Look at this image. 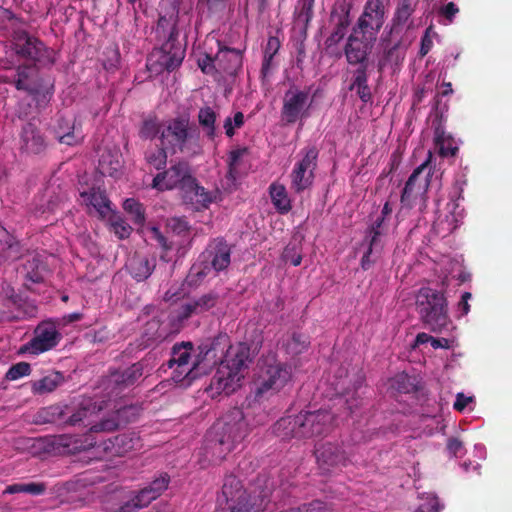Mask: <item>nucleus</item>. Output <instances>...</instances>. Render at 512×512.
I'll use <instances>...</instances> for the list:
<instances>
[{
	"label": "nucleus",
	"mask_w": 512,
	"mask_h": 512,
	"mask_svg": "<svg viewBox=\"0 0 512 512\" xmlns=\"http://www.w3.org/2000/svg\"><path fill=\"white\" fill-rule=\"evenodd\" d=\"M22 255L21 242L0 224V265L12 263Z\"/></svg>",
	"instance_id": "obj_30"
},
{
	"label": "nucleus",
	"mask_w": 512,
	"mask_h": 512,
	"mask_svg": "<svg viewBox=\"0 0 512 512\" xmlns=\"http://www.w3.org/2000/svg\"><path fill=\"white\" fill-rule=\"evenodd\" d=\"M103 450L110 456H124L141 449L142 441L135 432H125L102 441Z\"/></svg>",
	"instance_id": "obj_22"
},
{
	"label": "nucleus",
	"mask_w": 512,
	"mask_h": 512,
	"mask_svg": "<svg viewBox=\"0 0 512 512\" xmlns=\"http://www.w3.org/2000/svg\"><path fill=\"white\" fill-rule=\"evenodd\" d=\"M349 90L355 91L363 103L372 100V92L368 85V67H357L354 70Z\"/></svg>",
	"instance_id": "obj_35"
},
{
	"label": "nucleus",
	"mask_w": 512,
	"mask_h": 512,
	"mask_svg": "<svg viewBox=\"0 0 512 512\" xmlns=\"http://www.w3.org/2000/svg\"><path fill=\"white\" fill-rule=\"evenodd\" d=\"M180 195L183 203L195 211L207 209L216 199V193L206 190L194 176L181 187Z\"/></svg>",
	"instance_id": "obj_18"
},
{
	"label": "nucleus",
	"mask_w": 512,
	"mask_h": 512,
	"mask_svg": "<svg viewBox=\"0 0 512 512\" xmlns=\"http://www.w3.org/2000/svg\"><path fill=\"white\" fill-rule=\"evenodd\" d=\"M170 483V476L167 473H161L148 485L140 489L138 492L145 502L149 505L152 501L156 500L168 488Z\"/></svg>",
	"instance_id": "obj_37"
},
{
	"label": "nucleus",
	"mask_w": 512,
	"mask_h": 512,
	"mask_svg": "<svg viewBox=\"0 0 512 512\" xmlns=\"http://www.w3.org/2000/svg\"><path fill=\"white\" fill-rule=\"evenodd\" d=\"M379 257L380 256H376V248L367 244V249L361 259V268L365 271L369 270Z\"/></svg>",
	"instance_id": "obj_60"
},
{
	"label": "nucleus",
	"mask_w": 512,
	"mask_h": 512,
	"mask_svg": "<svg viewBox=\"0 0 512 512\" xmlns=\"http://www.w3.org/2000/svg\"><path fill=\"white\" fill-rule=\"evenodd\" d=\"M418 5V0H399L390 27L391 37L403 35L404 29L409 30L414 27V23L410 20Z\"/></svg>",
	"instance_id": "obj_25"
},
{
	"label": "nucleus",
	"mask_w": 512,
	"mask_h": 512,
	"mask_svg": "<svg viewBox=\"0 0 512 512\" xmlns=\"http://www.w3.org/2000/svg\"><path fill=\"white\" fill-rule=\"evenodd\" d=\"M145 160L147 164L156 170H162L167 164V153L164 147H156L145 152Z\"/></svg>",
	"instance_id": "obj_48"
},
{
	"label": "nucleus",
	"mask_w": 512,
	"mask_h": 512,
	"mask_svg": "<svg viewBox=\"0 0 512 512\" xmlns=\"http://www.w3.org/2000/svg\"><path fill=\"white\" fill-rule=\"evenodd\" d=\"M156 34L158 38L178 41L177 19L174 16H160L157 21Z\"/></svg>",
	"instance_id": "obj_42"
},
{
	"label": "nucleus",
	"mask_w": 512,
	"mask_h": 512,
	"mask_svg": "<svg viewBox=\"0 0 512 512\" xmlns=\"http://www.w3.org/2000/svg\"><path fill=\"white\" fill-rule=\"evenodd\" d=\"M218 301L219 295L216 292H209L200 297L193 298L179 307L177 318L180 321H184L193 315L203 314L214 308Z\"/></svg>",
	"instance_id": "obj_26"
},
{
	"label": "nucleus",
	"mask_w": 512,
	"mask_h": 512,
	"mask_svg": "<svg viewBox=\"0 0 512 512\" xmlns=\"http://www.w3.org/2000/svg\"><path fill=\"white\" fill-rule=\"evenodd\" d=\"M375 41L376 39H370V37L363 36L360 32L352 29L344 46V54L348 64L368 67V56L372 51Z\"/></svg>",
	"instance_id": "obj_15"
},
{
	"label": "nucleus",
	"mask_w": 512,
	"mask_h": 512,
	"mask_svg": "<svg viewBox=\"0 0 512 512\" xmlns=\"http://www.w3.org/2000/svg\"><path fill=\"white\" fill-rule=\"evenodd\" d=\"M383 53L378 61V70L382 71L385 67H399L405 59L407 45L403 41V35L382 39Z\"/></svg>",
	"instance_id": "obj_20"
},
{
	"label": "nucleus",
	"mask_w": 512,
	"mask_h": 512,
	"mask_svg": "<svg viewBox=\"0 0 512 512\" xmlns=\"http://www.w3.org/2000/svg\"><path fill=\"white\" fill-rule=\"evenodd\" d=\"M22 255L21 242L0 224V265L12 263Z\"/></svg>",
	"instance_id": "obj_29"
},
{
	"label": "nucleus",
	"mask_w": 512,
	"mask_h": 512,
	"mask_svg": "<svg viewBox=\"0 0 512 512\" xmlns=\"http://www.w3.org/2000/svg\"><path fill=\"white\" fill-rule=\"evenodd\" d=\"M228 343L227 335H219L213 339H207L198 346V354L190 364V358L193 350L191 342H182L175 344L172 348L171 358L168 361L169 368L175 367L173 379L177 382L186 377L195 378L204 362L207 366L222 362L225 348Z\"/></svg>",
	"instance_id": "obj_1"
},
{
	"label": "nucleus",
	"mask_w": 512,
	"mask_h": 512,
	"mask_svg": "<svg viewBox=\"0 0 512 512\" xmlns=\"http://www.w3.org/2000/svg\"><path fill=\"white\" fill-rule=\"evenodd\" d=\"M291 378L290 368L282 363L266 364L255 381V400L261 401L279 392Z\"/></svg>",
	"instance_id": "obj_6"
},
{
	"label": "nucleus",
	"mask_w": 512,
	"mask_h": 512,
	"mask_svg": "<svg viewBox=\"0 0 512 512\" xmlns=\"http://www.w3.org/2000/svg\"><path fill=\"white\" fill-rule=\"evenodd\" d=\"M155 267V258L149 259L140 254H134L127 264L130 275L138 282L146 280L152 274Z\"/></svg>",
	"instance_id": "obj_33"
},
{
	"label": "nucleus",
	"mask_w": 512,
	"mask_h": 512,
	"mask_svg": "<svg viewBox=\"0 0 512 512\" xmlns=\"http://www.w3.org/2000/svg\"><path fill=\"white\" fill-rule=\"evenodd\" d=\"M309 345L308 337L301 333H293L286 344L287 351L292 355L301 354Z\"/></svg>",
	"instance_id": "obj_51"
},
{
	"label": "nucleus",
	"mask_w": 512,
	"mask_h": 512,
	"mask_svg": "<svg viewBox=\"0 0 512 512\" xmlns=\"http://www.w3.org/2000/svg\"><path fill=\"white\" fill-rule=\"evenodd\" d=\"M446 448L453 457H462L466 452L463 442L455 437L448 439Z\"/></svg>",
	"instance_id": "obj_59"
},
{
	"label": "nucleus",
	"mask_w": 512,
	"mask_h": 512,
	"mask_svg": "<svg viewBox=\"0 0 512 512\" xmlns=\"http://www.w3.org/2000/svg\"><path fill=\"white\" fill-rule=\"evenodd\" d=\"M37 77L38 72L35 65H19L11 75L0 76V80L13 84L17 90L35 95L39 92Z\"/></svg>",
	"instance_id": "obj_21"
},
{
	"label": "nucleus",
	"mask_w": 512,
	"mask_h": 512,
	"mask_svg": "<svg viewBox=\"0 0 512 512\" xmlns=\"http://www.w3.org/2000/svg\"><path fill=\"white\" fill-rule=\"evenodd\" d=\"M312 101L309 90H302L296 85L290 86L283 96L281 120L287 125H292L306 119L309 117Z\"/></svg>",
	"instance_id": "obj_8"
},
{
	"label": "nucleus",
	"mask_w": 512,
	"mask_h": 512,
	"mask_svg": "<svg viewBox=\"0 0 512 512\" xmlns=\"http://www.w3.org/2000/svg\"><path fill=\"white\" fill-rule=\"evenodd\" d=\"M198 66L205 74H211L213 71L217 72V65L215 62V57L210 55H205L202 59L198 60Z\"/></svg>",
	"instance_id": "obj_62"
},
{
	"label": "nucleus",
	"mask_w": 512,
	"mask_h": 512,
	"mask_svg": "<svg viewBox=\"0 0 512 512\" xmlns=\"http://www.w3.org/2000/svg\"><path fill=\"white\" fill-rule=\"evenodd\" d=\"M189 117L181 115L167 122L160 134L161 143L166 148L183 152L190 138Z\"/></svg>",
	"instance_id": "obj_14"
},
{
	"label": "nucleus",
	"mask_w": 512,
	"mask_h": 512,
	"mask_svg": "<svg viewBox=\"0 0 512 512\" xmlns=\"http://www.w3.org/2000/svg\"><path fill=\"white\" fill-rule=\"evenodd\" d=\"M64 377L58 371H52L39 380L31 382V391L33 394L43 395L54 391L62 382Z\"/></svg>",
	"instance_id": "obj_38"
},
{
	"label": "nucleus",
	"mask_w": 512,
	"mask_h": 512,
	"mask_svg": "<svg viewBox=\"0 0 512 512\" xmlns=\"http://www.w3.org/2000/svg\"><path fill=\"white\" fill-rule=\"evenodd\" d=\"M22 255L21 242L0 224V265L12 263Z\"/></svg>",
	"instance_id": "obj_31"
},
{
	"label": "nucleus",
	"mask_w": 512,
	"mask_h": 512,
	"mask_svg": "<svg viewBox=\"0 0 512 512\" xmlns=\"http://www.w3.org/2000/svg\"><path fill=\"white\" fill-rule=\"evenodd\" d=\"M239 420L231 423L224 422L217 424L208 433L205 441V456L213 463H220L247 435L243 413L236 409L234 411Z\"/></svg>",
	"instance_id": "obj_3"
},
{
	"label": "nucleus",
	"mask_w": 512,
	"mask_h": 512,
	"mask_svg": "<svg viewBox=\"0 0 512 512\" xmlns=\"http://www.w3.org/2000/svg\"><path fill=\"white\" fill-rule=\"evenodd\" d=\"M283 260L291 263L293 266H299L302 262V256L297 251L296 246H287L283 252Z\"/></svg>",
	"instance_id": "obj_61"
},
{
	"label": "nucleus",
	"mask_w": 512,
	"mask_h": 512,
	"mask_svg": "<svg viewBox=\"0 0 512 512\" xmlns=\"http://www.w3.org/2000/svg\"><path fill=\"white\" fill-rule=\"evenodd\" d=\"M431 27H428L424 33V35L421 37V44H420V50H419V56L422 58L426 56L433 47V40L430 36Z\"/></svg>",
	"instance_id": "obj_63"
},
{
	"label": "nucleus",
	"mask_w": 512,
	"mask_h": 512,
	"mask_svg": "<svg viewBox=\"0 0 512 512\" xmlns=\"http://www.w3.org/2000/svg\"><path fill=\"white\" fill-rule=\"evenodd\" d=\"M416 311L425 328L440 333L450 323L448 302L443 292L422 287L416 294Z\"/></svg>",
	"instance_id": "obj_4"
},
{
	"label": "nucleus",
	"mask_w": 512,
	"mask_h": 512,
	"mask_svg": "<svg viewBox=\"0 0 512 512\" xmlns=\"http://www.w3.org/2000/svg\"><path fill=\"white\" fill-rule=\"evenodd\" d=\"M191 169L188 163L178 162L170 168L158 173L152 180L151 187L158 191L178 189L189 181L192 177Z\"/></svg>",
	"instance_id": "obj_16"
},
{
	"label": "nucleus",
	"mask_w": 512,
	"mask_h": 512,
	"mask_svg": "<svg viewBox=\"0 0 512 512\" xmlns=\"http://www.w3.org/2000/svg\"><path fill=\"white\" fill-rule=\"evenodd\" d=\"M168 227L177 235H186L190 230L189 223L183 217L169 219Z\"/></svg>",
	"instance_id": "obj_57"
},
{
	"label": "nucleus",
	"mask_w": 512,
	"mask_h": 512,
	"mask_svg": "<svg viewBox=\"0 0 512 512\" xmlns=\"http://www.w3.org/2000/svg\"><path fill=\"white\" fill-rule=\"evenodd\" d=\"M20 19L15 14L6 8L0 7V29L12 33L14 35L15 30H21L19 28Z\"/></svg>",
	"instance_id": "obj_49"
},
{
	"label": "nucleus",
	"mask_w": 512,
	"mask_h": 512,
	"mask_svg": "<svg viewBox=\"0 0 512 512\" xmlns=\"http://www.w3.org/2000/svg\"><path fill=\"white\" fill-rule=\"evenodd\" d=\"M350 11L351 4L345 0L335 3L331 11V21L334 23V29L327 39V42L331 45L339 43L345 37L351 24Z\"/></svg>",
	"instance_id": "obj_24"
},
{
	"label": "nucleus",
	"mask_w": 512,
	"mask_h": 512,
	"mask_svg": "<svg viewBox=\"0 0 512 512\" xmlns=\"http://www.w3.org/2000/svg\"><path fill=\"white\" fill-rule=\"evenodd\" d=\"M143 361L136 362L122 371L111 372L105 385L110 395L118 396L125 389L133 386L144 374Z\"/></svg>",
	"instance_id": "obj_17"
},
{
	"label": "nucleus",
	"mask_w": 512,
	"mask_h": 512,
	"mask_svg": "<svg viewBox=\"0 0 512 512\" xmlns=\"http://www.w3.org/2000/svg\"><path fill=\"white\" fill-rule=\"evenodd\" d=\"M20 148L28 154H40L45 150L46 143L44 137L35 124L28 122L22 127Z\"/></svg>",
	"instance_id": "obj_32"
},
{
	"label": "nucleus",
	"mask_w": 512,
	"mask_h": 512,
	"mask_svg": "<svg viewBox=\"0 0 512 512\" xmlns=\"http://www.w3.org/2000/svg\"><path fill=\"white\" fill-rule=\"evenodd\" d=\"M25 278L31 283H41L47 273V264L39 254L30 255L23 264Z\"/></svg>",
	"instance_id": "obj_36"
},
{
	"label": "nucleus",
	"mask_w": 512,
	"mask_h": 512,
	"mask_svg": "<svg viewBox=\"0 0 512 512\" xmlns=\"http://www.w3.org/2000/svg\"><path fill=\"white\" fill-rule=\"evenodd\" d=\"M248 152L246 147L237 148L230 151L228 156V176L232 179H236L238 174V165L240 159Z\"/></svg>",
	"instance_id": "obj_52"
},
{
	"label": "nucleus",
	"mask_w": 512,
	"mask_h": 512,
	"mask_svg": "<svg viewBox=\"0 0 512 512\" xmlns=\"http://www.w3.org/2000/svg\"><path fill=\"white\" fill-rule=\"evenodd\" d=\"M440 504L438 498L433 496L427 498V500L419 505L416 512H440Z\"/></svg>",
	"instance_id": "obj_64"
},
{
	"label": "nucleus",
	"mask_w": 512,
	"mask_h": 512,
	"mask_svg": "<svg viewBox=\"0 0 512 512\" xmlns=\"http://www.w3.org/2000/svg\"><path fill=\"white\" fill-rule=\"evenodd\" d=\"M384 232H370L366 231V237L364 242L369 246L376 248V256H380L383 250V243L381 241V236Z\"/></svg>",
	"instance_id": "obj_58"
},
{
	"label": "nucleus",
	"mask_w": 512,
	"mask_h": 512,
	"mask_svg": "<svg viewBox=\"0 0 512 512\" xmlns=\"http://www.w3.org/2000/svg\"><path fill=\"white\" fill-rule=\"evenodd\" d=\"M217 502L219 505L225 502L230 512H252L253 509L250 495L243 488L241 481L232 475L225 478Z\"/></svg>",
	"instance_id": "obj_13"
},
{
	"label": "nucleus",
	"mask_w": 512,
	"mask_h": 512,
	"mask_svg": "<svg viewBox=\"0 0 512 512\" xmlns=\"http://www.w3.org/2000/svg\"><path fill=\"white\" fill-rule=\"evenodd\" d=\"M271 201L280 214H287L292 206L286 188L282 184L272 183L269 187Z\"/></svg>",
	"instance_id": "obj_40"
},
{
	"label": "nucleus",
	"mask_w": 512,
	"mask_h": 512,
	"mask_svg": "<svg viewBox=\"0 0 512 512\" xmlns=\"http://www.w3.org/2000/svg\"><path fill=\"white\" fill-rule=\"evenodd\" d=\"M31 372L30 364L27 362H18L12 365L6 373L8 380L14 381L21 377L28 376Z\"/></svg>",
	"instance_id": "obj_55"
},
{
	"label": "nucleus",
	"mask_w": 512,
	"mask_h": 512,
	"mask_svg": "<svg viewBox=\"0 0 512 512\" xmlns=\"http://www.w3.org/2000/svg\"><path fill=\"white\" fill-rule=\"evenodd\" d=\"M70 413L68 405L54 404L41 408L36 416L35 422L37 424L48 423H64L66 424V416Z\"/></svg>",
	"instance_id": "obj_34"
},
{
	"label": "nucleus",
	"mask_w": 512,
	"mask_h": 512,
	"mask_svg": "<svg viewBox=\"0 0 512 512\" xmlns=\"http://www.w3.org/2000/svg\"><path fill=\"white\" fill-rule=\"evenodd\" d=\"M81 197L87 205L92 206L101 216H105L110 209V201L104 191L92 188L89 192H82Z\"/></svg>",
	"instance_id": "obj_41"
},
{
	"label": "nucleus",
	"mask_w": 512,
	"mask_h": 512,
	"mask_svg": "<svg viewBox=\"0 0 512 512\" xmlns=\"http://www.w3.org/2000/svg\"><path fill=\"white\" fill-rule=\"evenodd\" d=\"M314 0H299L296 8V20L302 23L305 28L313 18Z\"/></svg>",
	"instance_id": "obj_50"
},
{
	"label": "nucleus",
	"mask_w": 512,
	"mask_h": 512,
	"mask_svg": "<svg viewBox=\"0 0 512 512\" xmlns=\"http://www.w3.org/2000/svg\"><path fill=\"white\" fill-rule=\"evenodd\" d=\"M216 119L217 114L211 107L205 106L200 108L198 112V122L203 128L205 135L211 140L216 136Z\"/></svg>",
	"instance_id": "obj_43"
},
{
	"label": "nucleus",
	"mask_w": 512,
	"mask_h": 512,
	"mask_svg": "<svg viewBox=\"0 0 512 512\" xmlns=\"http://www.w3.org/2000/svg\"><path fill=\"white\" fill-rule=\"evenodd\" d=\"M302 153V159L295 164L290 175L291 189L296 193L303 192L313 184L319 151L315 146H309Z\"/></svg>",
	"instance_id": "obj_10"
},
{
	"label": "nucleus",
	"mask_w": 512,
	"mask_h": 512,
	"mask_svg": "<svg viewBox=\"0 0 512 512\" xmlns=\"http://www.w3.org/2000/svg\"><path fill=\"white\" fill-rule=\"evenodd\" d=\"M111 228L119 239L128 238L132 232V227L120 216L111 218Z\"/></svg>",
	"instance_id": "obj_53"
},
{
	"label": "nucleus",
	"mask_w": 512,
	"mask_h": 512,
	"mask_svg": "<svg viewBox=\"0 0 512 512\" xmlns=\"http://www.w3.org/2000/svg\"><path fill=\"white\" fill-rule=\"evenodd\" d=\"M12 47L20 58L31 60L42 67L52 66L55 63L54 50L25 30L14 31Z\"/></svg>",
	"instance_id": "obj_5"
},
{
	"label": "nucleus",
	"mask_w": 512,
	"mask_h": 512,
	"mask_svg": "<svg viewBox=\"0 0 512 512\" xmlns=\"http://www.w3.org/2000/svg\"><path fill=\"white\" fill-rule=\"evenodd\" d=\"M385 15L386 8L383 0H367L353 29L363 36L376 39L385 22Z\"/></svg>",
	"instance_id": "obj_11"
},
{
	"label": "nucleus",
	"mask_w": 512,
	"mask_h": 512,
	"mask_svg": "<svg viewBox=\"0 0 512 512\" xmlns=\"http://www.w3.org/2000/svg\"><path fill=\"white\" fill-rule=\"evenodd\" d=\"M426 168L427 162L415 168L409 176L401 193L402 208L412 209L416 205L417 199L427 191L428 179H420Z\"/></svg>",
	"instance_id": "obj_19"
},
{
	"label": "nucleus",
	"mask_w": 512,
	"mask_h": 512,
	"mask_svg": "<svg viewBox=\"0 0 512 512\" xmlns=\"http://www.w3.org/2000/svg\"><path fill=\"white\" fill-rule=\"evenodd\" d=\"M318 468L323 474L342 470L350 463V456L339 443L325 442L315 448Z\"/></svg>",
	"instance_id": "obj_12"
},
{
	"label": "nucleus",
	"mask_w": 512,
	"mask_h": 512,
	"mask_svg": "<svg viewBox=\"0 0 512 512\" xmlns=\"http://www.w3.org/2000/svg\"><path fill=\"white\" fill-rule=\"evenodd\" d=\"M435 143L438 147L439 154L443 157L455 156L458 152V147L453 146L450 141L445 139L444 133L436 132Z\"/></svg>",
	"instance_id": "obj_54"
},
{
	"label": "nucleus",
	"mask_w": 512,
	"mask_h": 512,
	"mask_svg": "<svg viewBox=\"0 0 512 512\" xmlns=\"http://www.w3.org/2000/svg\"><path fill=\"white\" fill-rule=\"evenodd\" d=\"M333 422L334 415L329 410L301 411L280 418L273 426V433L282 440L310 439L328 435Z\"/></svg>",
	"instance_id": "obj_2"
},
{
	"label": "nucleus",
	"mask_w": 512,
	"mask_h": 512,
	"mask_svg": "<svg viewBox=\"0 0 512 512\" xmlns=\"http://www.w3.org/2000/svg\"><path fill=\"white\" fill-rule=\"evenodd\" d=\"M218 52L215 55L217 72L229 76H235L242 68L243 55L242 52L235 48L222 46L218 42Z\"/></svg>",
	"instance_id": "obj_27"
},
{
	"label": "nucleus",
	"mask_w": 512,
	"mask_h": 512,
	"mask_svg": "<svg viewBox=\"0 0 512 512\" xmlns=\"http://www.w3.org/2000/svg\"><path fill=\"white\" fill-rule=\"evenodd\" d=\"M198 262H195L187 275L186 281L189 286H197L199 285L210 273L212 270L209 262L205 259L201 258Z\"/></svg>",
	"instance_id": "obj_45"
},
{
	"label": "nucleus",
	"mask_w": 512,
	"mask_h": 512,
	"mask_svg": "<svg viewBox=\"0 0 512 512\" xmlns=\"http://www.w3.org/2000/svg\"><path fill=\"white\" fill-rule=\"evenodd\" d=\"M185 49L178 41L165 40L160 48L152 51L147 59V69L154 74L172 72L183 62Z\"/></svg>",
	"instance_id": "obj_7"
},
{
	"label": "nucleus",
	"mask_w": 512,
	"mask_h": 512,
	"mask_svg": "<svg viewBox=\"0 0 512 512\" xmlns=\"http://www.w3.org/2000/svg\"><path fill=\"white\" fill-rule=\"evenodd\" d=\"M56 136L60 143L69 146L80 143L83 138L79 132L75 131L74 124L70 120L63 117L58 119Z\"/></svg>",
	"instance_id": "obj_39"
},
{
	"label": "nucleus",
	"mask_w": 512,
	"mask_h": 512,
	"mask_svg": "<svg viewBox=\"0 0 512 512\" xmlns=\"http://www.w3.org/2000/svg\"><path fill=\"white\" fill-rule=\"evenodd\" d=\"M229 362L231 370L240 371L242 368L247 367L248 363L251 362L250 347L245 343H240L231 351Z\"/></svg>",
	"instance_id": "obj_46"
},
{
	"label": "nucleus",
	"mask_w": 512,
	"mask_h": 512,
	"mask_svg": "<svg viewBox=\"0 0 512 512\" xmlns=\"http://www.w3.org/2000/svg\"><path fill=\"white\" fill-rule=\"evenodd\" d=\"M147 506V502L138 491H119L110 496L105 509L107 512H137Z\"/></svg>",
	"instance_id": "obj_23"
},
{
	"label": "nucleus",
	"mask_w": 512,
	"mask_h": 512,
	"mask_svg": "<svg viewBox=\"0 0 512 512\" xmlns=\"http://www.w3.org/2000/svg\"><path fill=\"white\" fill-rule=\"evenodd\" d=\"M62 339L56 324L51 320L40 322L30 341L21 346L20 353L39 355L55 348Z\"/></svg>",
	"instance_id": "obj_9"
},
{
	"label": "nucleus",
	"mask_w": 512,
	"mask_h": 512,
	"mask_svg": "<svg viewBox=\"0 0 512 512\" xmlns=\"http://www.w3.org/2000/svg\"><path fill=\"white\" fill-rule=\"evenodd\" d=\"M200 258L209 262L211 269L216 272L225 270L231 262V250L229 245L223 239L215 240L201 254Z\"/></svg>",
	"instance_id": "obj_28"
},
{
	"label": "nucleus",
	"mask_w": 512,
	"mask_h": 512,
	"mask_svg": "<svg viewBox=\"0 0 512 512\" xmlns=\"http://www.w3.org/2000/svg\"><path fill=\"white\" fill-rule=\"evenodd\" d=\"M95 406L90 400L82 402L78 409L70 408V413L66 416V424L75 426L84 423L86 419L94 414Z\"/></svg>",
	"instance_id": "obj_44"
},
{
	"label": "nucleus",
	"mask_w": 512,
	"mask_h": 512,
	"mask_svg": "<svg viewBox=\"0 0 512 512\" xmlns=\"http://www.w3.org/2000/svg\"><path fill=\"white\" fill-rule=\"evenodd\" d=\"M123 209L130 215L136 225H143L145 222V209L143 205L134 198H128L123 203Z\"/></svg>",
	"instance_id": "obj_47"
},
{
	"label": "nucleus",
	"mask_w": 512,
	"mask_h": 512,
	"mask_svg": "<svg viewBox=\"0 0 512 512\" xmlns=\"http://www.w3.org/2000/svg\"><path fill=\"white\" fill-rule=\"evenodd\" d=\"M160 132V127L156 119H146L139 131L142 139H153Z\"/></svg>",
	"instance_id": "obj_56"
}]
</instances>
